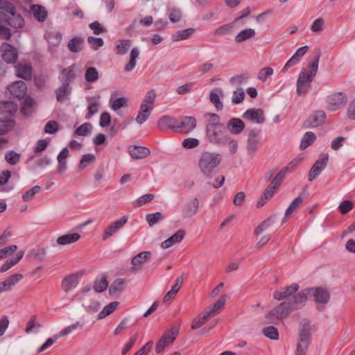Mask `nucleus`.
<instances>
[{
	"instance_id": "obj_5",
	"label": "nucleus",
	"mask_w": 355,
	"mask_h": 355,
	"mask_svg": "<svg viewBox=\"0 0 355 355\" xmlns=\"http://www.w3.org/2000/svg\"><path fill=\"white\" fill-rule=\"evenodd\" d=\"M206 136L210 143L217 145L225 144L229 139L224 125H206Z\"/></svg>"
},
{
	"instance_id": "obj_26",
	"label": "nucleus",
	"mask_w": 355,
	"mask_h": 355,
	"mask_svg": "<svg viewBox=\"0 0 355 355\" xmlns=\"http://www.w3.org/2000/svg\"><path fill=\"white\" fill-rule=\"evenodd\" d=\"M16 74L18 77L28 80L32 77V67L29 64L18 63L16 66Z\"/></svg>"
},
{
	"instance_id": "obj_49",
	"label": "nucleus",
	"mask_w": 355,
	"mask_h": 355,
	"mask_svg": "<svg viewBox=\"0 0 355 355\" xmlns=\"http://www.w3.org/2000/svg\"><path fill=\"white\" fill-rule=\"evenodd\" d=\"M118 302H113L106 305L103 309L98 314V319H103L111 314L119 306Z\"/></svg>"
},
{
	"instance_id": "obj_38",
	"label": "nucleus",
	"mask_w": 355,
	"mask_h": 355,
	"mask_svg": "<svg viewBox=\"0 0 355 355\" xmlns=\"http://www.w3.org/2000/svg\"><path fill=\"white\" fill-rule=\"evenodd\" d=\"M24 252H19L17 254L16 257H12L11 259H9L5 261V263L1 266L0 268V272H4L7 271L8 269H10L11 267L17 264L23 257Z\"/></svg>"
},
{
	"instance_id": "obj_6",
	"label": "nucleus",
	"mask_w": 355,
	"mask_h": 355,
	"mask_svg": "<svg viewBox=\"0 0 355 355\" xmlns=\"http://www.w3.org/2000/svg\"><path fill=\"white\" fill-rule=\"evenodd\" d=\"M292 310L293 309L291 306H290L288 302H283L280 303L277 307L270 311L266 315V318L270 320H273L274 318L282 320L286 318Z\"/></svg>"
},
{
	"instance_id": "obj_14",
	"label": "nucleus",
	"mask_w": 355,
	"mask_h": 355,
	"mask_svg": "<svg viewBox=\"0 0 355 355\" xmlns=\"http://www.w3.org/2000/svg\"><path fill=\"white\" fill-rule=\"evenodd\" d=\"M82 275L83 273H71L66 275L61 282L62 289L65 293H68L76 288L79 283V279Z\"/></svg>"
},
{
	"instance_id": "obj_60",
	"label": "nucleus",
	"mask_w": 355,
	"mask_h": 355,
	"mask_svg": "<svg viewBox=\"0 0 355 355\" xmlns=\"http://www.w3.org/2000/svg\"><path fill=\"white\" fill-rule=\"evenodd\" d=\"M245 98V92L242 88H238L233 92L232 102L233 104H239L242 103Z\"/></svg>"
},
{
	"instance_id": "obj_19",
	"label": "nucleus",
	"mask_w": 355,
	"mask_h": 355,
	"mask_svg": "<svg viewBox=\"0 0 355 355\" xmlns=\"http://www.w3.org/2000/svg\"><path fill=\"white\" fill-rule=\"evenodd\" d=\"M259 134L260 130L257 129H253L250 132L247 142V150L248 154L254 155L257 152L259 143L258 139Z\"/></svg>"
},
{
	"instance_id": "obj_3",
	"label": "nucleus",
	"mask_w": 355,
	"mask_h": 355,
	"mask_svg": "<svg viewBox=\"0 0 355 355\" xmlns=\"http://www.w3.org/2000/svg\"><path fill=\"white\" fill-rule=\"evenodd\" d=\"M222 162V156L217 153L203 152L198 160V167L200 172L207 178L213 177L214 170Z\"/></svg>"
},
{
	"instance_id": "obj_16",
	"label": "nucleus",
	"mask_w": 355,
	"mask_h": 355,
	"mask_svg": "<svg viewBox=\"0 0 355 355\" xmlns=\"http://www.w3.org/2000/svg\"><path fill=\"white\" fill-rule=\"evenodd\" d=\"M151 255L152 254L150 251H144L133 257L131 260V264L132 266L131 270L133 271L141 270L142 265L150 259Z\"/></svg>"
},
{
	"instance_id": "obj_18",
	"label": "nucleus",
	"mask_w": 355,
	"mask_h": 355,
	"mask_svg": "<svg viewBox=\"0 0 355 355\" xmlns=\"http://www.w3.org/2000/svg\"><path fill=\"white\" fill-rule=\"evenodd\" d=\"M58 78L61 83L70 85V84L76 78L75 64H72L63 69L60 71Z\"/></svg>"
},
{
	"instance_id": "obj_17",
	"label": "nucleus",
	"mask_w": 355,
	"mask_h": 355,
	"mask_svg": "<svg viewBox=\"0 0 355 355\" xmlns=\"http://www.w3.org/2000/svg\"><path fill=\"white\" fill-rule=\"evenodd\" d=\"M177 119L168 115L162 116L157 121V126L161 132H165L170 129L175 132Z\"/></svg>"
},
{
	"instance_id": "obj_29",
	"label": "nucleus",
	"mask_w": 355,
	"mask_h": 355,
	"mask_svg": "<svg viewBox=\"0 0 355 355\" xmlns=\"http://www.w3.org/2000/svg\"><path fill=\"white\" fill-rule=\"evenodd\" d=\"M303 201V198L301 196H298L291 202V203L286 210L284 218L282 220V223H286V218L290 217L294 212L297 211L300 209Z\"/></svg>"
},
{
	"instance_id": "obj_37",
	"label": "nucleus",
	"mask_w": 355,
	"mask_h": 355,
	"mask_svg": "<svg viewBox=\"0 0 355 355\" xmlns=\"http://www.w3.org/2000/svg\"><path fill=\"white\" fill-rule=\"evenodd\" d=\"M315 140H316V136H315V133H313V132H306L304 135V136L301 140V143H300V149L305 150L309 146L312 145Z\"/></svg>"
},
{
	"instance_id": "obj_12",
	"label": "nucleus",
	"mask_w": 355,
	"mask_h": 355,
	"mask_svg": "<svg viewBox=\"0 0 355 355\" xmlns=\"http://www.w3.org/2000/svg\"><path fill=\"white\" fill-rule=\"evenodd\" d=\"M8 90L10 94V98H16L19 100L24 98L27 92L26 83L22 80H17L8 85Z\"/></svg>"
},
{
	"instance_id": "obj_63",
	"label": "nucleus",
	"mask_w": 355,
	"mask_h": 355,
	"mask_svg": "<svg viewBox=\"0 0 355 355\" xmlns=\"http://www.w3.org/2000/svg\"><path fill=\"white\" fill-rule=\"evenodd\" d=\"M78 327H82V325L80 324L79 322H76L74 324H72L64 329H62L60 331L58 332V334H56V338H60L62 336H67L72 331L76 329Z\"/></svg>"
},
{
	"instance_id": "obj_61",
	"label": "nucleus",
	"mask_w": 355,
	"mask_h": 355,
	"mask_svg": "<svg viewBox=\"0 0 355 355\" xmlns=\"http://www.w3.org/2000/svg\"><path fill=\"white\" fill-rule=\"evenodd\" d=\"M92 130V125L89 123H85L76 129L74 134L78 136H86Z\"/></svg>"
},
{
	"instance_id": "obj_15",
	"label": "nucleus",
	"mask_w": 355,
	"mask_h": 355,
	"mask_svg": "<svg viewBox=\"0 0 355 355\" xmlns=\"http://www.w3.org/2000/svg\"><path fill=\"white\" fill-rule=\"evenodd\" d=\"M128 219V218L127 216H123L119 220L112 223L105 229L104 234L103 235V240H107L109 237L116 233L127 223Z\"/></svg>"
},
{
	"instance_id": "obj_57",
	"label": "nucleus",
	"mask_w": 355,
	"mask_h": 355,
	"mask_svg": "<svg viewBox=\"0 0 355 355\" xmlns=\"http://www.w3.org/2000/svg\"><path fill=\"white\" fill-rule=\"evenodd\" d=\"M354 207V204L351 200H345L340 202L338 206L339 211L343 214L345 215L349 213Z\"/></svg>"
},
{
	"instance_id": "obj_45",
	"label": "nucleus",
	"mask_w": 355,
	"mask_h": 355,
	"mask_svg": "<svg viewBox=\"0 0 355 355\" xmlns=\"http://www.w3.org/2000/svg\"><path fill=\"white\" fill-rule=\"evenodd\" d=\"M211 317L209 314L205 311L203 313H200L197 318H195L191 325L192 329H197L202 327Z\"/></svg>"
},
{
	"instance_id": "obj_56",
	"label": "nucleus",
	"mask_w": 355,
	"mask_h": 355,
	"mask_svg": "<svg viewBox=\"0 0 355 355\" xmlns=\"http://www.w3.org/2000/svg\"><path fill=\"white\" fill-rule=\"evenodd\" d=\"M87 42L90 44L91 48L94 51H97L104 44V42L102 38L93 36H89L87 37Z\"/></svg>"
},
{
	"instance_id": "obj_53",
	"label": "nucleus",
	"mask_w": 355,
	"mask_h": 355,
	"mask_svg": "<svg viewBox=\"0 0 355 355\" xmlns=\"http://www.w3.org/2000/svg\"><path fill=\"white\" fill-rule=\"evenodd\" d=\"M41 187L38 185L33 187L31 189L27 190L23 195L22 199L24 202L30 201L36 193H40Z\"/></svg>"
},
{
	"instance_id": "obj_30",
	"label": "nucleus",
	"mask_w": 355,
	"mask_h": 355,
	"mask_svg": "<svg viewBox=\"0 0 355 355\" xmlns=\"http://www.w3.org/2000/svg\"><path fill=\"white\" fill-rule=\"evenodd\" d=\"M80 238L78 233L67 234L57 239V243L60 245H70L78 241Z\"/></svg>"
},
{
	"instance_id": "obj_13",
	"label": "nucleus",
	"mask_w": 355,
	"mask_h": 355,
	"mask_svg": "<svg viewBox=\"0 0 355 355\" xmlns=\"http://www.w3.org/2000/svg\"><path fill=\"white\" fill-rule=\"evenodd\" d=\"M326 117V113L323 110H316L310 114L305 121V127L317 128L324 123Z\"/></svg>"
},
{
	"instance_id": "obj_7",
	"label": "nucleus",
	"mask_w": 355,
	"mask_h": 355,
	"mask_svg": "<svg viewBox=\"0 0 355 355\" xmlns=\"http://www.w3.org/2000/svg\"><path fill=\"white\" fill-rule=\"evenodd\" d=\"M310 290V296L313 297V301L318 304H326L330 300V293L329 291L324 287H311Z\"/></svg>"
},
{
	"instance_id": "obj_28",
	"label": "nucleus",
	"mask_w": 355,
	"mask_h": 355,
	"mask_svg": "<svg viewBox=\"0 0 355 355\" xmlns=\"http://www.w3.org/2000/svg\"><path fill=\"white\" fill-rule=\"evenodd\" d=\"M23 276L21 274H14L8 277L5 281L0 282V293L8 291L11 287L19 282Z\"/></svg>"
},
{
	"instance_id": "obj_46",
	"label": "nucleus",
	"mask_w": 355,
	"mask_h": 355,
	"mask_svg": "<svg viewBox=\"0 0 355 355\" xmlns=\"http://www.w3.org/2000/svg\"><path fill=\"white\" fill-rule=\"evenodd\" d=\"M263 334L268 338L273 340L279 339V331L277 327L274 326H268L262 329Z\"/></svg>"
},
{
	"instance_id": "obj_21",
	"label": "nucleus",
	"mask_w": 355,
	"mask_h": 355,
	"mask_svg": "<svg viewBox=\"0 0 355 355\" xmlns=\"http://www.w3.org/2000/svg\"><path fill=\"white\" fill-rule=\"evenodd\" d=\"M299 285L296 283L285 286L280 291L274 293V299L283 300L293 296L299 289Z\"/></svg>"
},
{
	"instance_id": "obj_31",
	"label": "nucleus",
	"mask_w": 355,
	"mask_h": 355,
	"mask_svg": "<svg viewBox=\"0 0 355 355\" xmlns=\"http://www.w3.org/2000/svg\"><path fill=\"white\" fill-rule=\"evenodd\" d=\"M17 109V105L12 101H0V113L2 114L13 115Z\"/></svg>"
},
{
	"instance_id": "obj_41",
	"label": "nucleus",
	"mask_w": 355,
	"mask_h": 355,
	"mask_svg": "<svg viewBox=\"0 0 355 355\" xmlns=\"http://www.w3.org/2000/svg\"><path fill=\"white\" fill-rule=\"evenodd\" d=\"M131 46V41L129 40H119L116 42V53L123 55L126 53Z\"/></svg>"
},
{
	"instance_id": "obj_48",
	"label": "nucleus",
	"mask_w": 355,
	"mask_h": 355,
	"mask_svg": "<svg viewBox=\"0 0 355 355\" xmlns=\"http://www.w3.org/2000/svg\"><path fill=\"white\" fill-rule=\"evenodd\" d=\"M15 122L13 119H0V135L7 134L14 127Z\"/></svg>"
},
{
	"instance_id": "obj_50",
	"label": "nucleus",
	"mask_w": 355,
	"mask_h": 355,
	"mask_svg": "<svg viewBox=\"0 0 355 355\" xmlns=\"http://www.w3.org/2000/svg\"><path fill=\"white\" fill-rule=\"evenodd\" d=\"M98 102L93 100L92 98H89L88 100L87 112L85 118L89 119L95 114L98 111Z\"/></svg>"
},
{
	"instance_id": "obj_42",
	"label": "nucleus",
	"mask_w": 355,
	"mask_h": 355,
	"mask_svg": "<svg viewBox=\"0 0 355 355\" xmlns=\"http://www.w3.org/2000/svg\"><path fill=\"white\" fill-rule=\"evenodd\" d=\"M83 40L80 37H75L69 40L67 46L70 51L77 53L82 50Z\"/></svg>"
},
{
	"instance_id": "obj_20",
	"label": "nucleus",
	"mask_w": 355,
	"mask_h": 355,
	"mask_svg": "<svg viewBox=\"0 0 355 355\" xmlns=\"http://www.w3.org/2000/svg\"><path fill=\"white\" fill-rule=\"evenodd\" d=\"M244 119L255 121L257 123H262L265 121L263 110L259 108L247 110L242 115Z\"/></svg>"
},
{
	"instance_id": "obj_54",
	"label": "nucleus",
	"mask_w": 355,
	"mask_h": 355,
	"mask_svg": "<svg viewBox=\"0 0 355 355\" xmlns=\"http://www.w3.org/2000/svg\"><path fill=\"white\" fill-rule=\"evenodd\" d=\"M273 73L272 68L270 67H266L261 69L258 73L257 78L261 82L264 83L266 81L268 77L272 76Z\"/></svg>"
},
{
	"instance_id": "obj_58",
	"label": "nucleus",
	"mask_w": 355,
	"mask_h": 355,
	"mask_svg": "<svg viewBox=\"0 0 355 355\" xmlns=\"http://www.w3.org/2000/svg\"><path fill=\"white\" fill-rule=\"evenodd\" d=\"M5 159L8 164L14 165L19 162L20 155L14 150H10L6 154Z\"/></svg>"
},
{
	"instance_id": "obj_25",
	"label": "nucleus",
	"mask_w": 355,
	"mask_h": 355,
	"mask_svg": "<svg viewBox=\"0 0 355 355\" xmlns=\"http://www.w3.org/2000/svg\"><path fill=\"white\" fill-rule=\"evenodd\" d=\"M227 128L234 135H239L245 128V123L239 118H232L227 123Z\"/></svg>"
},
{
	"instance_id": "obj_36",
	"label": "nucleus",
	"mask_w": 355,
	"mask_h": 355,
	"mask_svg": "<svg viewBox=\"0 0 355 355\" xmlns=\"http://www.w3.org/2000/svg\"><path fill=\"white\" fill-rule=\"evenodd\" d=\"M275 215H272L262 221L254 230V234L258 236L261 234L264 230L270 227L275 221Z\"/></svg>"
},
{
	"instance_id": "obj_10",
	"label": "nucleus",
	"mask_w": 355,
	"mask_h": 355,
	"mask_svg": "<svg viewBox=\"0 0 355 355\" xmlns=\"http://www.w3.org/2000/svg\"><path fill=\"white\" fill-rule=\"evenodd\" d=\"M347 100V95L343 92H335L327 98V103L330 110L334 111L340 109L341 106L346 103Z\"/></svg>"
},
{
	"instance_id": "obj_32",
	"label": "nucleus",
	"mask_w": 355,
	"mask_h": 355,
	"mask_svg": "<svg viewBox=\"0 0 355 355\" xmlns=\"http://www.w3.org/2000/svg\"><path fill=\"white\" fill-rule=\"evenodd\" d=\"M56 99L58 102H63L71 93V87L69 85L62 84L55 89Z\"/></svg>"
},
{
	"instance_id": "obj_33",
	"label": "nucleus",
	"mask_w": 355,
	"mask_h": 355,
	"mask_svg": "<svg viewBox=\"0 0 355 355\" xmlns=\"http://www.w3.org/2000/svg\"><path fill=\"white\" fill-rule=\"evenodd\" d=\"M46 39L52 47H58L61 43L62 35L59 31H52L46 34Z\"/></svg>"
},
{
	"instance_id": "obj_9",
	"label": "nucleus",
	"mask_w": 355,
	"mask_h": 355,
	"mask_svg": "<svg viewBox=\"0 0 355 355\" xmlns=\"http://www.w3.org/2000/svg\"><path fill=\"white\" fill-rule=\"evenodd\" d=\"M309 295H310V290L309 288H304L299 293L293 295L288 303H289V305L291 306L293 310L301 309L305 305Z\"/></svg>"
},
{
	"instance_id": "obj_11",
	"label": "nucleus",
	"mask_w": 355,
	"mask_h": 355,
	"mask_svg": "<svg viewBox=\"0 0 355 355\" xmlns=\"http://www.w3.org/2000/svg\"><path fill=\"white\" fill-rule=\"evenodd\" d=\"M2 58L8 64H14L18 59V51L10 44L4 42L1 46Z\"/></svg>"
},
{
	"instance_id": "obj_24",
	"label": "nucleus",
	"mask_w": 355,
	"mask_h": 355,
	"mask_svg": "<svg viewBox=\"0 0 355 355\" xmlns=\"http://www.w3.org/2000/svg\"><path fill=\"white\" fill-rule=\"evenodd\" d=\"M199 201L197 198H194L190 202L187 203L182 210L183 218H190L194 216L198 210Z\"/></svg>"
},
{
	"instance_id": "obj_27",
	"label": "nucleus",
	"mask_w": 355,
	"mask_h": 355,
	"mask_svg": "<svg viewBox=\"0 0 355 355\" xmlns=\"http://www.w3.org/2000/svg\"><path fill=\"white\" fill-rule=\"evenodd\" d=\"M153 110V105L141 103L139 107V114L136 117V121L139 124H142L148 119Z\"/></svg>"
},
{
	"instance_id": "obj_43",
	"label": "nucleus",
	"mask_w": 355,
	"mask_h": 355,
	"mask_svg": "<svg viewBox=\"0 0 355 355\" xmlns=\"http://www.w3.org/2000/svg\"><path fill=\"white\" fill-rule=\"evenodd\" d=\"M178 334V329L177 327H172L169 331L164 332L161 338L170 345L175 340Z\"/></svg>"
},
{
	"instance_id": "obj_8",
	"label": "nucleus",
	"mask_w": 355,
	"mask_h": 355,
	"mask_svg": "<svg viewBox=\"0 0 355 355\" xmlns=\"http://www.w3.org/2000/svg\"><path fill=\"white\" fill-rule=\"evenodd\" d=\"M196 126V119L193 116H182L177 120L175 132L187 134L191 132Z\"/></svg>"
},
{
	"instance_id": "obj_62",
	"label": "nucleus",
	"mask_w": 355,
	"mask_h": 355,
	"mask_svg": "<svg viewBox=\"0 0 355 355\" xmlns=\"http://www.w3.org/2000/svg\"><path fill=\"white\" fill-rule=\"evenodd\" d=\"M12 19H10L8 21V24L15 28H21L24 26V20L20 15L12 16Z\"/></svg>"
},
{
	"instance_id": "obj_64",
	"label": "nucleus",
	"mask_w": 355,
	"mask_h": 355,
	"mask_svg": "<svg viewBox=\"0 0 355 355\" xmlns=\"http://www.w3.org/2000/svg\"><path fill=\"white\" fill-rule=\"evenodd\" d=\"M58 130V124L55 121H48L45 126L44 131L45 133L54 134Z\"/></svg>"
},
{
	"instance_id": "obj_2",
	"label": "nucleus",
	"mask_w": 355,
	"mask_h": 355,
	"mask_svg": "<svg viewBox=\"0 0 355 355\" xmlns=\"http://www.w3.org/2000/svg\"><path fill=\"white\" fill-rule=\"evenodd\" d=\"M320 58V52L315 55L310 61L307 67L308 73L304 69L300 71L297 81V94L298 96H304L311 87V83L316 76L318 69V63Z\"/></svg>"
},
{
	"instance_id": "obj_55",
	"label": "nucleus",
	"mask_w": 355,
	"mask_h": 355,
	"mask_svg": "<svg viewBox=\"0 0 355 355\" xmlns=\"http://www.w3.org/2000/svg\"><path fill=\"white\" fill-rule=\"evenodd\" d=\"M155 198L154 194L153 193H147L139 197L134 204V207H139L142 205L147 204L151 202Z\"/></svg>"
},
{
	"instance_id": "obj_35",
	"label": "nucleus",
	"mask_w": 355,
	"mask_h": 355,
	"mask_svg": "<svg viewBox=\"0 0 355 355\" xmlns=\"http://www.w3.org/2000/svg\"><path fill=\"white\" fill-rule=\"evenodd\" d=\"M255 31L252 28H246L240 31L234 37V40L236 43H242L255 35Z\"/></svg>"
},
{
	"instance_id": "obj_39",
	"label": "nucleus",
	"mask_w": 355,
	"mask_h": 355,
	"mask_svg": "<svg viewBox=\"0 0 355 355\" xmlns=\"http://www.w3.org/2000/svg\"><path fill=\"white\" fill-rule=\"evenodd\" d=\"M31 10L33 12L34 17L39 21H44L47 17V12L44 7L40 5H33Z\"/></svg>"
},
{
	"instance_id": "obj_23",
	"label": "nucleus",
	"mask_w": 355,
	"mask_h": 355,
	"mask_svg": "<svg viewBox=\"0 0 355 355\" xmlns=\"http://www.w3.org/2000/svg\"><path fill=\"white\" fill-rule=\"evenodd\" d=\"M186 234L185 230L180 229L176 232L174 234L170 236L168 239L165 240L161 243V248L166 249L171 247L173 245L177 243L181 242L184 238Z\"/></svg>"
},
{
	"instance_id": "obj_44",
	"label": "nucleus",
	"mask_w": 355,
	"mask_h": 355,
	"mask_svg": "<svg viewBox=\"0 0 355 355\" xmlns=\"http://www.w3.org/2000/svg\"><path fill=\"white\" fill-rule=\"evenodd\" d=\"M125 283V281L123 279H116L114 280L109 288L110 295H113L121 292L124 289Z\"/></svg>"
},
{
	"instance_id": "obj_47",
	"label": "nucleus",
	"mask_w": 355,
	"mask_h": 355,
	"mask_svg": "<svg viewBox=\"0 0 355 355\" xmlns=\"http://www.w3.org/2000/svg\"><path fill=\"white\" fill-rule=\"evenodd\" d=\"M99 78V73L96 68L89 67L86 69L85 79L87 83H94Z\"/></svg>"
},
{
	"instance_id": "obj_59",
	"label": "nucleus",
	"mask_w": 355,
	"mask_h": 355,
	"mask_svg": "<svg viewBox=\"0 0 355 355\" xmlns=\"http://www.w3.org/2000/svg\"><path fill=\"white\" fill-rule=\"evenodd\" d=\"M95 161V156L93 154H85L83 155L81 157L79 168L83 169L87 167L89 164L94 162Z\"/></svg>"
},
{
	"instance_id": "obj_52",
	"label": "nucleus",
	"mask_w": 355,
	"mask_h": 355,
	"mask_svg": "<svg viewBox=\"0 0 355 355\" xmlns=\"http://www.w3.org/2000/svg\"><path fill=\"white\" fill-rule=\"evenodd\" d=\"M0 9L11 15L12 16H15L16 14V9L15 6L6 0H0Z\"/></svg>"
},
{
	"instance_id": "obj_40",
	"label": "nucleus",
	"mask_w": 355,
	"mask_h": 355,
	"mask_svg": "<svg viewBox=\"0 0 355 355\" xmlns=\"http://www.w3.org/2000/svg\"><path fill=\"white\" fill-rule=\"evenodd\" d=\"M235 24L236 22L233 21L216 28L214 32V35L223 36L232 33Z\"/></svg>"
},
{
	"instance_id": "obj_4",
	"label": "nucleus",
	"mask_w": 355,
	"mask_h": 355,
	"mask_svg": "<svg viewBox=\"0 0 355 355\" xmlns=\"http://www.w3.org/2000/svg\"><path fill=\"white\" fill-rule=\"evenodd\" d=\"M310 321L304 319L301 321L297 338L296 355H306L312 341Z\"/></svg>"
},
{
	"instance_id": "obj_34",
	"label": "nucleus",
	"mask_w": 355,
	"mask_h": 355,
	"mask_svg": "<svg viewBox=\"0 0 355 355\" xmlns=\"http://www.w3.org/2000/svg\"><path fill=\"white\" fill-rule=\"evenodd\" d=\"M225 300V297L224 295L221 296L213 304V306L209 309V310H206L205 311L209 314L210 317L218 314L221 310L224 309Z\"/></svg>"
},
{
	"instance_id": "obj_51",
	"label": "nucleus",
	"mask_w": 355,
	"mask_h": 355,
	"mask_svg": "<svg viewBox=\"0 0 355 355\" xmlns=\"http://www.w3.org/2000/svg\"><path fill=\"white\" fill-rule=\"evenodd\" d=\"M163 218V214L159 211H157L153 214H148L146 216V220L150 227H153Z\"/></svg>"
},
{
	"instance_id": "obj_22",
	"label": "nucleus",
	"mask_w": 355,
	"mask_h": 355,
	"mask_svg": "<svg viewBox=\"0 0 355 355\" xmlns=\"http://www.w3.org/2000/svg\"><path fill=\"white\" fill-rule=\"evenodd\" d=\"M128 152L131 157L135 159L146 158L150 154L149 148L141 146H130Z\"/></svg>"
},
{
	"instance_id": "obj_1",
	"label": "nucleus",
	"mask_w": 355,
	"mask_h": 355,
	"mask_svg": "<svg viewBox=\"0 0 355 355\" xmlns=\"http://www.w3.org/2000/svg\"><path fill=\"white\" fill-rule=\"evenodd\" d=\"M302 157L294 158L287 166L283 167L279 173L272 178L270 184L267 186L261 198L257 202V207H263L267 200L271 199L275 193L279 189L280 185L285 179L287 173L293 172L302 162Z\"/></svg>"
}]
</instances>
